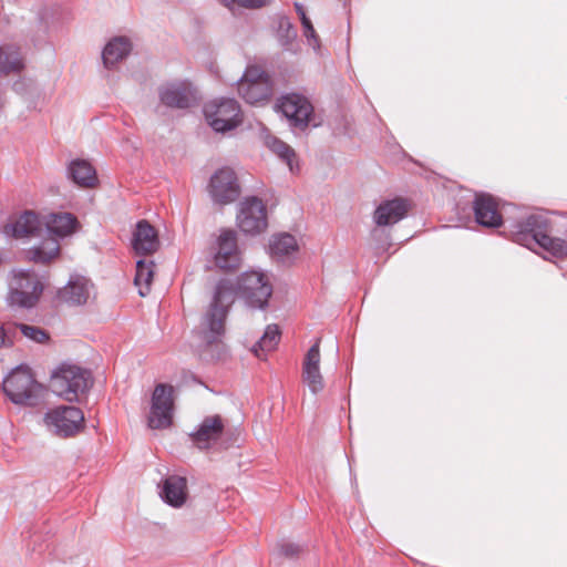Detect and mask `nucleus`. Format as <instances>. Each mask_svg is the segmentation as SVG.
Returning <instances> with one entry per match:
<instances>
[{"mask_svg": "<svg viewBox=\"0 0 567 567\" xmlns=\"http://www.w3.org/2000/svg\"><path fill=\"white\" fill-rule=\"evenodd\" d=\"M40 216L33 210H24L16 220L3 226V234L12 238L35 236L42 228Z\"/></svg>", "mask_w": 567, "mask_h": 567, "instance_id": "aec40b11", "label": "nucleus"}, {"mask_svg": "<svg viewBox=\"0 0 567 567\" xmlns=\"http://www.w3.org/2000/svg\"><path fill=\"white\" fill-rule=\"evenodd\" d=\"M277 39L279 44L287 51H291L297 39V30L288 17H280L278 20Z\"/></svg>", "mask_w": 567, "mask_h": 567, "instance_id": "7c9ffc66", "label": "nucleus"}, {"mask_svg": "<svg viewBox=\"0 0 567 567\" xmlns=\"http://www.w3.org/2000/svg\"><path fill=\"white\" fill-rule=\"evenodd\" d=\"M290 126L303 131L308 127L313 115V106L310 101L298 93L287 94L277 105Z\"/></svg>", "mask_w": 567, "mask_h": 567, "instance_id": "9b49d317", "label": "nucleus"}, {"mask_svg": "<svg viewBox=\"0 0 567 567\" xmlns=\"http://www.w3.org/2000/svg\"><path fill=\"white\" fill-rule=\"evenodd\" d=\"M408 200L404 198L386 199L380 203L373 214V220L378 226H391L402 220L409 212Z\"/></svg>", "mask_w": 567, "mask_h": 567, "instance_id": "f3484780", "label": "nucleus"}, {"mask_svg": "<svg viewBox=\"0 0 567 567\" xmlns=\"http://www.w3.org/2000/svg\"><path fill=\"white\" fill-rule=\"evenodd\" d=\"M68 177L81 187H92L97 182L95 168L82 158L71 161L68 166Z\"/></svg>", "mask_w": 567, "mask_h": 567, "instance_id": "b1692460", "label": "nucleus"}, {"mask_svg": "<svg viewBox=\"0 0 567 567\" xmlns=\"http://www.w3.org/2000/svg\"><path fill=\"white\" fill-rule=\"evenodd\" d=\"M208 193L214 204L225 206L235 203L241 194V187L236 172L224 166L218 168L208 183Z\"/></svg>", "mask_w": 567, "mask_h": 567, "instance_id": "6e6552de", "label": "nucleus"}, {"mask_svg": "<svg viewBox=\"0 0 567 567\" xmlns=\"http://www.w3.org/2000/svg\"><path fill=\"white\" fill-rule=\"evenodd\" d=\"M297 250V240L288 233L274 235L269 240V254L277 260H282Z\"/></svg>", "mask_w": 567, "mask_h": 567, "instance_id": "a878e982", "label": "nucleus"}, {"mask_svg": "<svg viewBox=\"0 0 567 567\" xmlns=\"http://www.w3.org/2000/svg\"><path fill=\"white\" fill-rule=\"evenodd\" d=\"M132 50V43L126 37H114L104 47L102 60L105 68L110 69L126 58Z\"/></svg>", "mask_w": 567, "mask_h": 567, "instance_id": "393cba45", "label": "nucleus"}, {"mask_svg": "<svg viewBox=\"0 0 567 567\" xmlns=\"http://www.w3.org/2000/svg\"><path fill=\"white\" fill-rule=\"evenodd\" d=\"M158 99L168 109L186 110L195 102L193 86L187 81H172L162 84L158 90Z\"/></svg>", "mask_w": 567, "mask_h": 567, "instance_id": "ddd939ff", "label": "nucleus"}, {"mask_svg": "<svg viewBox=\"0 0 567 567\" xmlns=\"http://www.w3.org/2000/svg\"><path fill=\"white\" fill-rule=\"evenodd\" d=\"M38 384L30 368L18 365L2 382V390L9 400L19 405H34L37 395L33 388Z\"/></svg>", "mask_w": 567, "mask_h": 567, "instance_id": "423d86ee", "label": "nucleus"}, {"mask_svg": "<svg viewBox=\"0 0 567 567\" xmlns=\"http://www.w3.org/2000/svg\"><path fill=\"white\" fill-rule=\"evenodd\" d=\"M60 250L55 239H48L27 251L28 258L35 264H48L53 260Z\"/></svg>", "mask_w": 567, "mask_h": 567, "instance_id": "bb28decb", "label": "nucleus"}, {"mask_svg": "<svg viewBox=\"0 0 567 567\" xmlns=\"http://www.w3.org/2000/svg\"><path fill=\"white\" fill-rule=\"evenodd\" d=\"M23 63L17 48L12 45L0 47V75L21 71Z\"/></svg>", "mask_w": 567, "mask_h": 567, "instance_id": "cd10ccee", "label": "nucleus"}, {"mask_svg": "<svg viewBox=\"0 0 567 567\" xmlns=\"http://www.w3.org/2000/svg\"><path fill=\"white\" fill-rule=\"evenodd\" d=\"M563 235L567 238V227L564 229Z\"/></svg>", "mask_w": 567, "mask_h": 567, "instance_id": "37998d69", "label": "nucleus"}, {"mask_svg": "<svg viewBox=\"0 0 567 567\" xmlns=\"http://www.w3.org/2000/svg\"><path fill=\"white\" fill-rule=\"evenodd\" d=\"M89 296V281L83 277H72L68 284L58 291V299L71 306L86 303Z\"/></svg>", "mask_w": 567, "mask_h": 567, "instance_id": "4be33fe9", "label": "nucleus"}, {"mask_svg": "<svg viewBox=\"0 0 567 567\" xmlns=\"http://www.w3.org/2000/svg\"><path fill=\"white\" fill-rule=\"evenodd\" d=\"M303 551V546L282 540L278 544V554L287 559H297Z\"/></svg>", "mask_w": 567, "mask_h": 567, "instance_id": "72a5a7b5", "label": "nucleus"}, {"mask_svg": "<svg viewBox=\"0 0 567 567\" xmlns=\"http://www.w3.org/2000/svg\"><path fill=\"white\" fill-rule=\"evenodd\" d=\"M266 144L274 154H276L281 161H284L289 166L290 172L295 173V150L276 136L268 137L266 140Z\"/></svg>", "mask_w": 567, "mask_h": 567, "instance_id": "c756f323", "label": "nucleus"}, {"mask_svg": "<svg viewBox=\"0 0 567 567\" xmlns=\"http://www.w3.org/2000/svg\"><path fill=\"white\" fill-rule=\"evenodd\" d=\"M174 388L166 383H158L152 394L148 426L151 429H167L173 423Z\"/></svg>", "mask_w": 567, "mask_h": 567, "instance_id": "1a4fd4ad", "label": "nucleus"}, {"mask_svg": "<svg viewBox=\"0 0 567 567\" xmlns=\"http://www.w3.org/2000/svg\"><path fill=\"white\" fill-rule=\"evenodd\" d=\"M133 249L137 255H152L159 247L156 229L148 220L142 219L136 223L132 239Z\"/></svg>", "mask_w": 567, "mask_h": 567, "instance_id": "6ab92c4d", "label": "nucleus"}, {"mask_svg": "<svg viewBox=\"0 0 567 567\" xmlns=\"http://www.w3.org/2000/svg\"><path fill=\"white\" fill-rule=\"evenodd\" d=\"M0 328L3 331V333L6 334L3 337L4 347L6 348L12 347L19 336V332H20L19 323H4Z\"/></svg>", "mask_w": 567, "mask_h": 567, "instance_id": "c9c22d12", "label": "nucleus"}, {"mask_svg": "<svg viewBox=\"0 0 567 567\" xmlns=\"http://www.w3.org/2000/svg\"><path fill=\"white\" fill-rule=\"evenodd\" d=\"M302 29H306L307 27L311 25V20L307 17H302V20H300Z\"/></svg>", "mask_w": 567, "mask_h": 567, "instance_id": "ea45409f", "label": "nucleus"}, {"mask_svg": "<svg viewBox=\"0 0 567 567\" xmlns=\"http://www.w3.org/2000/svg\"><path fill=\"white\" fill-rule=\"evenodd\" d=\"M237 4L249 8V9H259L265 7L269 0H233Z\"/></svg>", "mask_w": 567, "mask_h": 567, "instance_id": "4c0bfd02", "label": "nucleus"}, {"mask_svg": "<svg viewBox=\"0 0 567 567\" xmlns=\"http://www.w3.org/2000/svg\"><path fill=\"white\" fill-rule=\"evenodd\" d=\"M239 229L249 235L262 233L268 226L267 207L257 196L245 197L237 214Z\"/></svg>", "mask_w": 567, "mask_h": 567, "instance_id": "9d476101", "label": "nucleus"}, {"mask_svg": "<svg viewBox=\"0 0 567 567\" xmlns=\"http://www.w3.org/2000/svg\"><path fill=\"white\" fill-rule=\"evenodd\" d=\"M49 431L61 439L73 437L85 427L83 411L74 405H59L44 414Z\"/></svg>", "mask_w": 567, "mask_h": 567, "instance_id": "39448f33", "label": "nucleus"}, {"mask_svg": "<svg viewBox=\"0 0 567 567\" xmlns=\"http://www.w3.org/2000/svg\"><path fill=\"white\" fill-rule=\"evenodd\" d=\"M563 233L545 212L529 214L511 225V239L514 243L528 249L537 246L558 259L567 257V238L558 236Z\"/></svg>", "mask_w": 567, "mask_h": 567, "instance_id": "f03ea898", "label": "nucleus"}, {"mask_svg": "<svg viewBox=\"0 0 567 567\" xmlns=\"http://www.w3.org/2000/svg\"><path fill=\"white\" fill-rule=\"evenodd\" d=\"M239 95L249 104L267 102L272 95V82L270 79L259 80L254 83L237 81Z\"/></svg>", "mask_w": 567, "mask_h": 567, "instance_id": "412c9836", "label": "nucleus"}, {"mask_svg": "<svg viewBox=\"0 0 567 567\" xmlns=\"http://www.w3.org/2000/svg\"><path fill=\"white\" fill-rule=\"evenodd\" d=\"M271 295L272 286L267 276L260 271L243 272L236 285L229 279H220L205 315V324L207 326V331L203 337L205 342L212 344L224 334L225 321L236 296L243 299L249 308L262 310L268 307Z\"/></svg>", "mask_w": 567, "mask_h": 567, "instance_id": "f257e3e1", "label": "nucleus"}, {"mask_svg": "<svg viewBox=\"0 0 567 567\" xmlns=\"http://www.w3.org/2000/svg\"><path fill=\"white\" fill-rule=\"evenodd\" d=\"M303 34L307 39L308 44L311 45L315 51H318L320 49V39L313 25L311 24L303 29Z\"/></svg>", "mask_w": 567, "mask_h": 567, "instance_id": "e433bc0d", "label": "nucleus"}, {"mask_svg": "<svg viewBox=\"0 0 567 567\" xmlns=\"http://www.w3.org/2000/svg\"><path fill=\"white\" fill-rule=\"evenodd\" d=\"M43 289L44 285L34 270L20 269L10 282L7 301L11 307L31 309L38 303Z\"/></svg>", "mask_w": 567, "mask_h": 567, "instance_id": "20e7f679", "label": "nucleus"}, {"mask_svg": "<svg viewBox=\"0 0 567 567\" xmlns=\"http://www.w3.org/2000/svg\"><path fill=\"white\" fill-rule=\"evenodd\" d=\"M475 221L483 227L498 228L504 225L505 231L511 234V225L517 220L503 219L498 210V204L491 194L480 193L473 202Z\"/></svg>", "mask_w": 567, "mask_h": 567, "instance_id": "f8f14e48", "label": "nucleus"}, {"mask_svg": "<svg viewBox=\"0 0 567 567\" xmlns=\"http://www.w3.org/2000/svg\"><path fill=\"white\" fill-rule=\"evenodd\" d=\"M295 9H296V12L298 13L300 20H302V17H307V13L301 3L295 2Z\"/></svg>", "mask_w": 567, "mask_h": 567, "instance_id": "58836bf2", "label": "nucleus"}, {"mask_svg": "<svg viewBox=\"0 0 567 567\" xmlns=\"http://www.w3.org/2000/svg\"><path fill=\"white\" fill-rule=\"evenodd\" d=\"M320 340L318 339L307 351L302 375L310 391L317 394L323 389V378L320 373Z\"/></svg>", "mask_w": 567, "mask_h": 567, "instance_id": "a211bd4d", "label": "nucleus"}, {"mask_svg": "<svg viewBox=\"0 0 567 567\" xmlns=\"http://www.w3.org/2000/svg\"><path fill=\"white\" fill-rule=\"evenodd\" d=\"M218 250L215 254L216 267L224 270L235 269L239 265L236 234L234 230H224L218 237Z\"/></svg>", "mask_w": 567, "mask_h": 567, "instance_id": "2eb2a0df", "label": "nucleus"}, {"mask_svg": "<svg viewBox=\"0 0 567 567\" xmlns=\"http://www.w3.org/2000/svg\"><path fill=\"white\" fill-rule=\"evenodd\" d=\"M281 338V331L277 324H268L264 334L252 347V352L260 358V352H269L277 348Z\"/></svg>", "mask_w": 567, "mask_h": 567, "instance_id": "c85d7f7f", "label": "nucleus"}, {"mask_svg": "<svg viewBox=\"0 0 567 567\" xmlns=\"http://www.w3.org/2000/svg\"><path fill=\"white\" fill-rule=\"evenodd\" d=\"M270 79V76L259 66H248L238 81H247V83H254L261 80Z\"/></svg>", "mask_w": 567, "mask_h": 567, "instance_id": "f704fd0d", "label": "nucleus"}, {"mask_svg": "<svg viewBox=\"0 0 567 567\" xmlns=\"http://www.w3.org/2000/svg\"><path fill=\"white\" fill-rule=\"evenodd\" d=\"M21 85H22V83L16 82L13 87H14L16 91H19Z\"/></svg>", "mask_w": 567, "mask_h": 567, "instance_id": "a19ab883", "label": "nucleus"}, {"mask_svg": "<svg viewBox=\"0 0 567 567\" xmlns=\"http://www.w3.org/2000/svg\"><path fill=\"white\" fill-rule=\"evenodd\" d=\"M92 385V372L78 364L62 362L51 373L52 392L68 402H78Z\"/></svg>", "mask_w": 567, "mask_h": 567, "instance_id": "7ed1b4c3", "label": "nucleus"}, {"mask_svg": "<svg viewBox=\"0 0 567 567\" xmlns=\"http://www.w3.org/2000/svg\"><path fill=\"white\" fill-rule=\"evenodd\" d=\"M140 295H141V296H145V295H146V292H145V291H143V290H142V288H140Z\"/></svg>", "mask_w": 567, "mask_h": 567, "instance_id": "79ce46f5", "label": "nucleus"}, {"mask_svg": "<svg viewBox=\"0 0 567 567\" xmlns=\"http://www.w3.org/2000/svg\"><path fill=\"white\" fill-rule=\"evenodd\" d=\"M153 261H146L144 259H140L136 261V271L134 277V284L138 287L142 285L145 286L146 290H150V285L153 280Z\"/></svg>", "mask_w": 567, "mask_h": 567, "instance_id": "2f4dec72", "label": "nucleus"}, {"mask_svg": "<svg viewBox=\"0 0 567 567\" xmlns=\"http://www.w3.org/2000/svg\"><path fill=\"white\" fill-rule=\"evenodd\" d=\"M20 327V333L24 336L25 338L37 342V343H44L50 339L49 333L37 326H31L27 323H19Z\"/></svg>", "mask_w": 567, "mask_h": 567, "instance_id": "473e14b6", "label": "nucleus"}, {"mask_svg": "<svg viewBox=\"0 0 567 567\" xmlns=\"http://www.w3.org/2000/svg\"><path fill=\"white\" fill-rule=\"evenodd\" d=\"M225 425L220 415H210L204 417L197 430L189 434L190 441L199 450H208L212 443L217 442Z\"/></svg>", "mask_w": 567, "mask_h": 567, "instance_id": "4468645a", "label": "nucleus"}, {"mask_svg": "<svg viewBox=\"0 0 567 567\" xmlns=\"http://www.w3.org/2000/svg\"><path fill=\"white\" fill-rule=\"evenodd\" d=\"M204 115L208 125L216 133L233 131L243 122L240 106L235 99H221L206 103Z\"/></svg>", "mask_w": 567, "mask_h": 567, "instance_id": "0eeeda50", "label": "nucleus"}, {"mask_svg": "<svg viewBox=\"0 0 567 567\" xmlns=\"http://www.w3.org/2000/svg\"><path fill=\"white\" fill-rule=\"evenodd\" d=\"M159 497L171 507L179 508L187 499V480L179 475H168L158 484Z\"/></svg>", "mask_w": 567, "mask_h": 567, "instance_id": "dca6fc26", "label": "nucleus"}, {"mask_svg": "<svg viewBox=\"0 0 567 567\" xmlns=\"http://www.w3.org/2000/svg\"><path fill=\"white\" fill-rule=\"evenodd\" d=\"M78 218L71 213H52L47 216L44 226L50 235L64 238L78 227Z\"/></svg>", "mask_w": 567, "mask_h": 567, "instance_id": "5701e85b", "label": "nucleus"}]
</instances>
